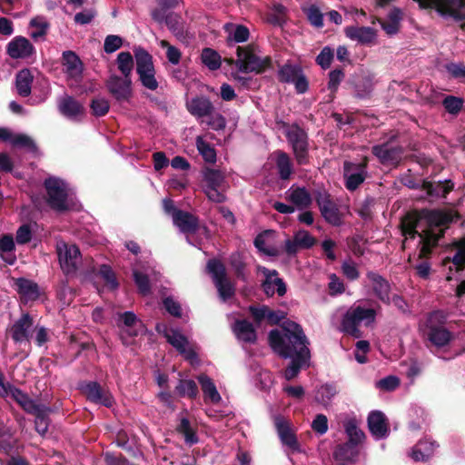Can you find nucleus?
<instances>
[{"label": "nucleus", "instance_id": "nucleus-1", "mask_svg": "<svg viewBox=\"0 0 465 465\" xmlns=\"http://www.w3.org/2000/svg\"><path fill=\"white\" fill-rule=\"evenodd\" d=\"M282 331L273 329L269 332L268 341L274 352L283 359H291L283 375L287 381L298 376L301 369L311 358L309 341L302 326L288 321L282 324Z\"/></svg>", "mask_w": 465, "mask_h": 465}, {"label": "nucleus", "instance_id": "nucleus-2", "mask_svg": "<svg viewBox=\"0 0 465 465\" xmlns=\"http://www.w3.org/2000/svg\"><path fill=\"white\" fill-rule=\"evenodd\" d=\"M134 56L135 58L136 73L142 85L151 91L156 90L159 83L155 77L153 55L143 47L135 46Z\"/></svg>", "mask_w": 465, "mask_h": 465}, {"label": "nucleus", "instance_id": "nucleus-3", "mask_svg": "<svg viewBox=\"0 0 465 465\" xmlns=\"http://www.w3.org/2000/svg\"><path fill=\"white\" fill-rule=\"evenodd\" d=\"M254 45L246 46H238L236 54V66L242 73L254 72L255 74H262L272 66V58L265 56L261 58L255 52Z\"/></svg>", "mask_w": 465, "mask_h": 465}, {"label": "nucleus", "instance_id": "nucleus-4", "mask_svg": "<svg viewBox=\"0 0 465 465\" xmlns=\"http://www.w3.org/2000/svg\"><path fill=\"white\" fill-rule=\"evenodd\" d=\"M46 192V203L50 208L59 213L69 210L66 183L60 178L48 177L44 182Z\"/></svg>", "mask_w": 465, "mask_h": 465}, {"label": "nucleus", "instance_id": "nucleus-5", "mask_svg": "<svg viewBox=\"0 0 465 465\" xmlns=\"http://www.w3.org/2000/svg\"><path fill=\"white\" fill-rule=\"evenodd\" d=\"M285 136L292 146L297 164L306 165L310 163L309 137L306 131L299 124H293L285 132Z\"/></svg>", "mask_w": 465, "mask_h": 465}, {"label": "nucleus", "instance_id": "nucleus-6", "mask_svg": "<svg viewBox=\"0 0 465 465\" xmlns=\"http://www.w3.org/2000/svg\"><path fill=\"white\" fill-rule=\"evenodd\" d=\"M208 272L223 301L231 299L235 294V286L227 276L225 265L218 259H210L206 265Z\"/></svg>", "mask_w": 465, "mask_h": 465}, {"label": "nucleus", "instance_id": "nucleus-7", "mask_svg": "<svg viewBox=\"0 0 465 465\" xmlns=\"http://www.w3.org/2000/svg\"><path fill=\"white\" fill-rule=\"evenodd\" d=\"M420 9H434L440 16L454 21L465 20V0H413Z\"/></svg>", "mask_w": 465, "mask_h": 465}, {"label": "nucleus", "instance_id": "nucleus-8", "mask_svg": "<svg viewBox=\"0 0 465 465\" xmlns=\"http://www.w3.org/2000/svg\"><path fill=\"white\" fill-rule=\"evenodd\" d=\"M78 390L92 403L111 408L114 404V399L110 391L102 386L98 381H83L78 384Z\"/></svg>", "mask_w": 465, "mask_h": 465}, {"label": "nucleus", "instance_id": "nucleus-9", "mask_svg": "<svg viewBox=\"0 0 465 465\" xmlns=\"http://www.w3.org/2000/svg\"><path fill=\"white\" fill-rule=\"evenodd\" d=\"M322 216L332 226H340L342 223V213L338 204L326 193H319L315 198Z\"/></svg>", "mask_w": 465, "mask_h": 465}, {"label": "nucleus", "instance_id": "nucleus-10", "mask_svg": "<svg viewBox=\"0 0 465 465\" xmlns=\"http://www.w3.org/2000/svg\"><path fill=\"white\" fill-rule=\"evenodd\" d=\"M60 266L65 274H74L81 262V252L75 244H64L57 247Z\"/></svg>", "mask_w": 465, "mask_h": 465}, {"label": "nucleus", "instance_id": "nucleus-11", "mask_svg": "<svg viewBox=\"0 0 465 465\" xmlns=\"http://www.w3.org/2000/svg\"><path fill=\"white\" fill-rule=\"evenodd\" d=\"M131 78H122L116 74L111 75L105 82L109 94L118 102H128L132 96Z\"/></svg>", "mask_w": 465, "mask_h": 465}, {"label": "nucleus", "instance_id": "nucleus-12", "mask_svg": "<svg viewBox=\"0 0 465 465\" xmlns=\"http://www.w3.org/2000/svg\"><path fill=\"white\" fill-rule=\"evenodd\" d=\"M361 438H349L344 444L337 446L333 458L337 465H351L359 456Z\"/></svg>", "mask_w": 465, "mask_h": 465}, {"label": "nucleus", "instance_id": "nucleus-13", "mask_svg": "<svg viewBox=\"0 0 465 465\" xmlns=\"http://www.w3.org/2000/svg\"><path fill=\"white\" fill-rule=\"evenodd\" d=\"M33 324L34 320L32 316L28 312L23 313L9 329L13 341L15 343L28 341L31 337L30 330L33 327Z\"/></svg>", "mask_w": 465, "mask_h": 465}, {"label": "nucleus", "instance_id": "nucleus-14", "mask_svg": "<svg viewBox=\"0 0 465 465\" xmlns=\"http://www.w3.org/2000/svg\"><path fill=\"white\" fill-rule=\"evenodd\" d=\"M371 153L382 164L398 165L401 161L403 148L401 146L390 147L387 143L371 147Z\"/></svg>", "mask_w": 465, "mask_h": 465}, {"label": "nucleus", "instance_id": "nucleus-15", "mask_svg": "<svg viewBox=\"0 0 465 465\" xmlns=\"http://www.w3.org/2000/svg\"><path fill=\"white\" fill-rule=\"evenodd\" d=\"M368 280L371 282L372 291L375 296L383 303H391V284L381 274L376 272L370 271L366 274Z\"/></svg>", "mask_w": 465, "mask_h": 465}, {"label": "nucleus", "instance_id": "nucleus-16", "mask_svg": "<svg viewBox=\"0 0 465 465\" xmlns=\"http://www.w3.org/2000/svg\"><path fill=\"white\" fill-rule=\"evenodd\" d=\"M344 34L349 39L363 45L375 44L377 37V30L370 26H347Z\"/></svg>", "mask_w": 465, "mask_h": 465}, {"label": "nucleus", "instance_id": "nucleus-17", "mask_svg": "<svg viewBox=\"0 0 465 465\" xmlns=\"http://www.w3.org/2000/svg\"><path fill=\"white\" fill-rule=\"evenodd\" d=\"M173 224L183 233H195L200 227L199 218L183 210L175 211L173 218Z\"/></svg>", "mask_w": 465, "mask_h": 465}, {"label": "nucleus", "instance_id": "nucleus-18", "mask_svg": "<svg viewBox=\"0 0 465 465\" xmlns=\"http://www.w3.org/2000/svg\"><path fill=\"white\" fill-rule=\"evenodd\" d=\"M8 55L14 59L27 58L35 49L30 41L24 36H16L6 46Z\"/></svg>", "mask_w": 465, "mask_h": 465}, {"label": "nucleus", "instance_id": "nucleus-19", "mask_svg": "<svg viewBox=\"0 0 465 465\" xmlns=\"http://www.w3.org/2000/svg\"><path fill=\"white\" fill-rule=\"evenodd\" d=\"M369 431L372 436H386L390 432V422L381 411H371L367 418Z\"/></svg>", "mask_w": 465, "mask_h": 465}, {"label": "nucleus", "instance_id": "nucleus-20", "mask_svg": "<svg viewBox=\"0 0 465 465\" xmlns=\"http://www.w3.org/2000/svg\"><path fill=\"white\" fill-rule=\"evenodd\" d=\"M433 226H430L427 230H424V234H420V249L419 252V259H427L430 256L432 248L438 245V242L444 235V231L440 230L439 233H436Z\"/></svg>", "mask_w": 465, "mask_h": 465}, {"label": "nucleus", "instance_id": "nucleus-21", "mask_svg": "<svg viewBox=\"0 0 465 465\" xmlns=\"http://www.w3.org/2000/svg\"><path fill=\"white\" fill-rule=\"evenodd\" d=\"M438 446L431 438H423L411 449L410 457L415 461H427L433 456Z\"/></svg>", "mask_w": 465, "mask_h": 465}, {"label": "nucleus", "instance_id": "nucleus-22", "mask_svg": "<svg viewBox=\"0 0 465 465\" xmlns=\"http://www.w3.org/2000/svg\"><path fill=\"white\" fill-rule=\"evenodd\" d=\"M424 217L430 226L440 227L457 222L461 215L456 211L441 212L437 210L426 211Z\"/></svg>", "mask_w": 465, "mask_h": 465}, {"label": "nucleus", "instance_id": "nucleus-23", "mask_svg": "<svg viewBox=\"0 0 465 465\" xmlns=\"http://www.w3.org/2000/svg\"><path fill=\"white\" fill-rule=\"evenodd\" d=\"M62 64L67 75L74 79L82 77L84 64L74 51H64L62 55Z\"/></svg>", "mask_w": 465, "mask_h": 465}, {"label": "nucleus", "instance_id": "nucleus-24", "mask_svg": "<svg viewBox=\"0 0 465 465\" xmlns=\"http://www.w3.org/2000/svg\"><path fill=\"white\" fill-rule=\"evenodd\" d=\"M420 187L429 196L446 198L454 189V183L451 180H445L444 182L440 181L437 183L423 181Z\"/></svg>", "mask_w": 465, "mask_h": 465}, {"label": "nucleus", "instance_id": "nucleus-25", "mask_svg": "<svg viewBox=\"0 0 465 465\" xmlns=\"http://www.w3.org/2000/svg\"><path fill=\"white\" fill-rule=\"evenodd\" d=\"M15 287L21 298L25 301H36L39 298V286L31 280L17 278L15 280Z\"/></svg>", "mask_w": 465, "mask_h": 465}, {"label": "nucleus", "instance_id": "nucleus-26", "mask_svg": "<svg viewBox=\"0 0 465 465\" xmlns=\"http://www.w3.org/2000/svg\"><path fill=\"white\" fill-rule=\"evenodd\" d=\"M187 108L191 114L197 117L209 116L214 110L213 103L205 96L193 98Z\"/></svg>", "mask_w": 465, "mask_h": 465}, {"label": "nucleus", "instance_id": "nucleus-27", "mask_svg": "<svg viewBox=\"0 0 465 465\" xmlns=\"http://www.w3.org/2000/svg\"><path fill=\"white\" fill-rule=\"evenodd\" d=\"M428 339L438 348L448 345L453 339L452 333L443 326L428 325Z\"/></svg>", "mask_w": 465, "mask_h": 465}, {"label": "nucleus", "instance_id": "nucleus-28", "mask_svg": "<svg viewBox=\"0 0 465 465\" xmlns=\"http://www.w3.org/2000/svg\"><path fill=\"white\" fill-rule=\"evenodd\" d=\"M4 380V374L0 371V397H10L19 406H23L24 402L29 399V396L9 382L5 383Z\"/></svg>", "mask_w": 465, "mask_h": 465}, {"label": "nucleus", "instance_id": "nucleus-29", "mask_svg": "<svg viewBox=\"0 0 465 465\" xmlns=\"http://www.w3.org/2000/svg\"><path fill=\"white\" fill-rule=\"evenodd\" d=\"M360 324L361 322L357 317L354 308L351 307L346 312L341 320V330L354 338H360L362 334L359 328Z\"/></svg>", "mask_w": 465, "mask_h": 465}, {"label": "nucleus", "instance_id": "nucleus-30", "mask_svg": "<svg viewBox=\"0 0 465 465\" xmlns=\"http://www.w3.org/2000/svg\"><path fill=\"white\" fill-rule=\"evenodd\" d=\"M288 201L293 203L298 209L302 210L311 206L312 196L305 187H292L289 190Z\"/></svg>", "mask_w": 465, "mask_h": 465}, {"label": "nucleus", "instance_id": "nucleus-31", "mask_svg": "<svg viewBox=\"0 0 465 465\" xmlns=\"http://www.w3.org/2000/svg\"><path fill=\"white\" fill-rule=\"evenodd\" d=\"M197 380L201 385L205 401H210L213 403H218L222 400L214 382L208 375L202 373L197 377Z\"/></svg>", "mask_w": 465, "mask_h": 465}, {"label": "nucleus", "instance_id": "nucleus-32", "mask_svg": "<svg viewBox=\"0 0 465 465\" xmlns=\"http://www.w3.org/2000/svg\"><path fill=\"white\" fill-rule=\"evenodd\" d=\"M34 76L27 68L20 70L15 75V87L17 94L22 97H28L31 94Z\"/></svg>", "mask_w": 465, "mask_h": 465}, {"label": "nucleus", "instance_id": "nucleus-33", "mask_svg": "<svg viewBox=\"0 0 465 465\" xmlns=\"http://www.w3.org/2000/svg\"><path fill=\"white\" fill-rule=\"evenodd\" d=\"M234 332L240 340L248 343H254L257 340L256 331L247 320H237L234 323Z\"/></svg>", "mask_w": 465, "mask_h": 465}, {"label": "nucleus", "instance_id": "nucleus-34", "mask_svg": "<svg viewBox=\"0 0 465 465\" xmlns=\"http://www.w3.org/2000/svg\"><path fill=\"white\" fill-rule=\"evenodd\" d=\"M61 114L69 118L76 117L84 112V106L73 96L66 95L59 104Z\"/></svg>", "mask_w": 465, "mask_h": 465}, {"label": "nucleus", "instance_id": "nucleus-35", "mask_svg": "<svg viewBox=\"0 0 465 465\" xmlns=\"http://www.w3.org/2000/svg\"><path fill=\"white\" fill-rule=\"evenodd\" d=\"M452 246L457 250L456 253L452 258H445L443 263L451 262L456 266V271L461 272L465 269V237L455 241Z\"/></svg>", "mask_w": 465, "mask_h": 465}, {"label": "nucleus", "instance_id": "nucleus-36", "mask_svg": "<svg viewBox=\"0 0 465 465\" xmlns=\"http://www.w3.org/2000/svg\"><path fill=\"white\" fill-rule=\"evenodd\" d=\"M203 181L206 183V189L222 188L225 182L224 174L217 169L205 167L203 171Z\"/></svg>", "mask_w": 465, "mask_h": 465}, {"label": "nucleus", "instance_id": "nucleus-37", "mask_svg": "<svg viewBox=\"0 0 465 465\" xmlns=\"http://www.w3.org/2000/svg\"><path fill=\"white\" fill-rule=\"evenodd\" d=\"M276 167L279 177L282 180H288L292 173V163L287 153L277 152Z\"/></svg>", "mask_w": 465, "mask_h": 465}, {"label": "nucleus", "instance_id": "nucleus-38", "mask_svg": "<svg viewBox=\"0 0 465 465\" xmlns=\"http://www.w3.org/2000/svg\"><path fill=\"white\" fill-rule=\"evenodd\" d=\"M262 289L267 297H272L275 292L282 297L287 292L286 284L282 278H274L273 281L263 280Z\"/></svg>", "mask_w": 465, "mask_h": 465}, {"label": "nucleus", "instance_id": "nucleus-39", "mask_svg": "<svg viewBox=\"0 0 465 465\" xmlns=\"http://www.w3.org/2000/svg\"><path fill=\"white\" fill-rule=\"evenodd\" d=\"M174 391L179 397H188L192 400L195 399L199 393L196 382L193 380L184 379L179 380Z\"/></svg>", "mask_w": 465, "mask_h": 465}, {"label": "nucleus", "instance_id": "nucleus-40", "mask_svg": "<svg viewBox=\"0 0 465 465\" xmlns=\"http://www.w3.org/2000/svg\"><path fill=\"white\" fill-rule=\"evenodd\" d=\"M229 264L233 270L235 277L238 280L247 282V275L245 272L246 262L239 252H234L229 256Z\"/></svg>", "mask_w": 465, "mask_h": 465}, {"label": "nucleus", "instance_id": "nucleus-41", "mask_svg": "<svg viewBox=\"0 0 465 465\" xmlns=\"http://www.w3.org/2000/svg\"><path fill=\"white\" fill-rule=\"evenodd\" d=\"M354 90L359 98L368 96L373 88V76L371 74H364L353 81Z\"/></svg>", "mask_w": 465, "mask_h": 465}, {"label": "nucleus", "instance_id": "nucleus-42", "mask_svg": "<svg viewBox=\"0 0 465 465\" xmlns=\"http://www.w3.org/2000/svg\"><path fill=\"white\" fill-rule=\"evenodd\" d=\"M118 70L121 72L124 78H131L134 69V56L130 52H121L116 58Z\"/></svg>", "mask_w": 465, "mask_h": 465}, {"label": "nucleus", "instance_id": "nucleus-43", "mask_svg": "<svg viewBox=\"0 0 465 465\" xmlns=\"http://www.w3.org/2000/svg\"><path fill=\"white\" fill-rule=\"evenodd\" d=\"M164 338L178 352L183 351V347L188 344V340L183 334L173 329L169 330L167 327H164Z\"/></svg>", "mask_w": 465, "mask_h": 465}, {"label": "nucleus", "instance_id": "nucleus-44", "mask_svg": "<svg viewBox=\"0 0 465 465\" xmlns=\"http://www.w3.org/2000/svg\"><path fill=\"white\" fill-rule=\"evenodd\" d=\"M196 147L203 160L209 163H214L216 162V152L215 149L202 136L196 138Z\"/></svg>", "mask_w": 465, "mask_h": 465}, {"label": "nucleus", "instance_id": "nucleus-45", "mask_svg": "<svg viewBox=\"0 0 465 465\" xmlns=\"http://www.w3.org/2000/svg\"><path fill=\"white\" fill-rule=\"evenodd\" d=\"M201 58L203 64L212 71L217 70L221 66V55L212 48H204Z\"/></svg>", "mask_w": 465, "mask_h": 465}, {"label": "nucleus", "instance_id": "nucleus-46", "mask_svg": "<svg viewBox=\"0 0 465 465\" xmlns=\"http://www.w3.org/2000/svg\"><path fill=\"white\" fill-rule=\"evenodd\" d=\"M368 176L367 170H362L355 173H343L344 185L347 190L353 192L365 181Z\"/></svg>", "mask_w": 465, "mask_h": 465}, {"label": "nucleus", "instance_id": "nucleus-47", "mask_svg": "<svg viewBox=\"0 0 465 465\" xmlns=\"http://www.w3.org/2000/svg\"><path fill=\"white\" fill-rule=\"evenodd\" d=\"M337 393L338 391L334 384L326 383L317 390L315 400L321 404L327 405Z\"/></svg>", "mask_w": 465, "mask_h": 465}, {"label": "nucleus", "instance_id": "nucleus-48", "mask_svg": "<svg viewBox=\"0 0 465 465\" xmlns=\"http://www.w3.org/2000/svg\"><path fill=\"white\" fill-rule=\"evenodd\" d=\"M301 70L300 65L286 64L280 68L278 79L281 83L290 84Z\"/></svg>", "mask_w": 465, "mask_h": 465}, {"label": "nucleus", "instance_id": "nucleus-49", "mask_svg": "<svg viewBox=\"0 0 465 465\" xmlns=\"http://www.w3.org/2000/svg\"><path fill=\"white\" fill-rule=\"evenodd\" d=\"M30 26L36 28L35 31L31 33V37L35 40L44 37L47 34V30L50 26L49 23L44 16H35L31 19Z\"/></svg>", "mask_w": 465, "mask_h": 465}, {"label": "nucleus", "instance_id": "nucleus-50", "mask_svg": "<svg viewBox=\"0 0 465 465\" xmlns=\"http://www.w3.org/2000/svg\"><path fill=\"white\" fill-rule=\"evenodd\" d=\"M250 36V31L247 26L243 25H236L232 32L229 33L227 37L228 45L233 43L247 42Z\"/></svg>", "mask_w": 465, "mask_h": 465}, {"label": "nucleus", "instance_id": "nucleus-51", "mask_svg": "<svg viewBox=\"0 0 465 465\" xmlns=\"http://www.w3.org/2000/svg\"><path fill=\"white\" fill-rule=\"evenodd\" d=\"M99 275L104 281L106 286L110 290H115L119 286V282L116 279L115 273L108 264H102L98 272Z\"/></svg>", "mask_w": 465, "mask_h": 465}, {"label": "nucleus", "instance_id": "nucleus-52", "mask_svg": "<svg viewBox=\"0 0 465 465\" xmlns=\"http://www.w3.org/2000/svg\"><path fill=\"white\" fill-rule=\"evenodd\" d=\"M164 24L175 35H182L183 34V23L180 15L173 12L168 13Z\"/></svg>", "mask_w": 465, "mask_h": 465}, {"label": "nucleus", "instance_id": "nucleus-53", "mask_svg": "<svg viewBox=\"0 0 465 465\" xmlns=\"http://www.w3.org/2000/svg\"><path fill=\"white\" fill-rule=\"evenodd\" d=\"M328 89L331 91L332 95L338 91L340 84L345 77L344 71L341 67L335 68L328 74Z\"/></svg>", "mask_w": 465, "mask_h": 465}, {"label": "nucleus", "instance_id": "nucleus-54", "mask_svg": "<svg viewBox=\"0 0 465 465\" xmlns=\"http://www.w3.org/2000/svg\"><path fill=\"white\" fill-rule=\"evenodd\" d=\"M463 104L462 98L454 95H447L442 101V105L450 114H458L461 111Z\"/></svg>", "mask_w": 465, "mask_h": 465}, {"label": "nucleus", "instance_id": "nucleus-55", "mask_svg": "<svg viewBox=\"0 0 465 465\" xmlns=\"http://www.w3.org/2000/svg\"><path fill=\"white\" fill-rule=\"evenodd\" d=\"M133 275L138 292L143 296L149 294L151 292V283L148 275L139 271H134Z\"/></svg>", "mask_w": 465, "mask_h": 465}, {"label": "nucleus", "instance_id": "nucleus-56", "mask_svg": "<svg viewBox=\"0 0 465 465\" xmlns=\"http://www.w3.org/2000/svg\"><path fill=\"white\" fill-rule=\"evenodd\" d=\"M50 412L51 409L46 407L45 411H40L35 415V430L40 435H45L48 430Z\"/></svg>", "mask_w": 465, "mask_h": 465}, {"label": "nucleus", "instance_id": "nucleus-57", "mask_svg": "<svg viewBox=\"0 0 465 465\" xmlns=\"http://www.w3.org/2000/svg\"><path fill=\"white\" fill-rule=\"evenodd\" d=\"M334 58V51L330 46H324L320 54L316 56L315 62L322 69L330 68Z\"/></svg>", "mask_w": 465, "mask_h": 465}, {"label": "nucleus", "instance_id": "nucleus-58", "mask_svg": "<svg viewBox=\"0 0 465 465\" xmlns=\"http://www.w3.org/2000/svg\"><path fill=\"white\" fill-rule=\"evenodd\" d=\"M359 318L360 322H365V325L369 326L376 320L377 312L373 308H364L361 305L353 307Z\"/></svg>", "mask_w": 465, "mask_h": 465}, {"label": "nucleus", "instance_id": "nucleus-59", "mask_svg": "<svg viewBox=\"0 0 465 465\" xmlns=\"http://www.w3.org/2000/svg\"><path fill=\"white\" fill-rule=\"evenodd\" d=\"M305 14L312 25L317 28H322L323 26V15L318 6L312 5L307 8Z\"/></svg>", "mask_w": 465, "mask_h": 465}, {"label": "nucleus", "instance_id": "nucleus-60", "mask_svg": "<svg viewBox=\"0 0 465 465\" xmlns=\"http://www.w3.org/2000/svg\"><path fill=\"white\" fill-rule=\"evenodd\" d=\"M90 107L94 116L105 115L110 108L109 102L104 98H94L91 101Z\"/></svg>", "mask_w": 465, "mask_h": 465}, {"label": "nucleus", "instance_id": "nucleus-61", "mask_svg": "<svg viewBox=\"0 0 465 465\" xmlns=\"http://www.w3.org/2000/svg\"><path fill=\"white\" fill-rule=\"evenodd\" d=\"M342 427L346 436H365V433L359 428V421L356 418L344 419Z\"/></svg>", "mask_w": 465, "mask_h": 465}, {"label": "nucleus", "instance_id": "nucleus-62", "mask_svg": "<svg viewBox=\"0 0 465 465\" xmlns=\"http://www.w3.org/2000/svg\"><path fill=\"white\" fill-rule=\"evenodd\" d=\"M123 38L116 35H109L105 37L104 43V50L107 54H112L123 45Z\"/></svg>", "mask_w": 465, "mask_h": 465}, {"label": "nucleus", "instance_id": "nucleus-63", "mask_svg": "<svg viewBox=\"0 0 465 465\" xmlns=\"http://www.w3.org/2000/svg\"><path fill=\"white\" fill-rule=\"evenodd\" d=\"M295 239L297 240L298 244L301 249H310L312 248L316 240L313 236H312L309 232L301 230L294 234Z\"/></svg>", "mask_w": 465, "mask_h": 465}, {"label": "nucleus", "instance_id": "nucleus-64", "mask_svg": "<svg viewBox=\"0 0 465 465\" xmlns=\"http://www.w3.org/2000/svg\"><path fill=\"white\" fill-rule=\"evenodd\" d=\"M12 145L21 148H27L33 151L36 149V145L34 140L24 134L14 135V138L12 139Z\"/></svg>", "mask_w": 465, "mask_h": 465}]
</instances>
